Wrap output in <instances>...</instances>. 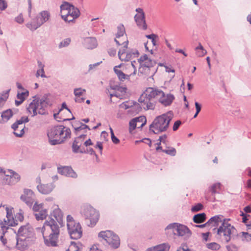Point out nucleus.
I'll return each instance as SVG.
<instances>
[{"mask_svg":"<svg viewBox=\"0 0 251 251\" xmlns=\"http://www.w3.org/2000/svg\"><path fill=\"white\" fill-rule=\"evenodd\" d=\"M223 216L222 215H216L211 217L208 221L209 226H217L219 223L222 222L224 220L223 219Z\"/></svg>","mask_w":251,"mask_h":251,"instance_id":"c756f323","label":"nucleus"},{"mask_svg":"<svg viewBox=\"0 0 251 251\" xmlns=\"http://www.w3.org/2000/svg\"><path fill=\"white\" fill-rule=\"evenodd\" d=\"M114 71L121 81H124L125 80H129L131 74H126L123 73L122 70L116 69V67H114Z\"/></svg>","mask_w":251,"mask_h":251,"instance_id":"c85d7f7f","label":"nucleus"},{"mask_svg":"<svg viewBox=\"0 0 251 251\" xmlns=\"http://www.w3.org/2000/svg\"><path fill=\"white\" fill-rule=\"evenodd\" d=\"M61 17L65 22H67L68 23L73 22L76 19L74 17L68 14V12L66 11L61 13Z\"/></svg>","mask_w":251,"mask_h":251,"instance_id":"37998d69","label":"nucleus"},{"mask_svg":"<svg viewBox=\"0 0 251 251\" xmlns=\"http://www.w3.org/2000/svg\"><path fill=\"white\" fill-rule=\"evenodd\" d=\"M77 223L75 221L73 217L69 215L67 216V227L69 226L70 225H73L76 224Z\"/></svg>","mask_w":251,"mask_h":251,"instance_id":"680f3d73","label":"nucleus"},{"mask_svg":"<svg viewBox=\"0 0 251 251\" xmlns=\"http://www.w3.org/2000/svg\"><path fill=\"white\" fill-rule=\"evenodd\" d=\"M54 187L55 186L53 183H50L46 184H38L37 188L40 193L47 195L52 192Z\"/></svg>","mask_w":251,"mask_h":251,"instance_id":"b1692460","label":"nucleus"},{"mask_svg":"<svg viewBox=\"0 0 251 251\" xmlns=\"http://www.w3.org/2000/svg\"><path fill=\"white\" fill-rule=\"evenodd\" d=\"M146 37L148 39H151V42H152V44H153V45H154V46L156 45V41L155 39V38L158 37L157 35L154 34H151L150 35H146Z\"/></svg>","mask_w":251,"mask_h":251,"instance_id":"e2e57ef3","label":"nucleus"},{"mask_svg":"<svg viewBox=\"0 0 251 251\" xmlns=\"http://www.w3.org/2000/svg\"><path fill=\"white\" fill-rule=\"evenodd\" d=\"M17 220H14V218L12 214L7 211L6 220L4 219L3 221L0 223V227L1 228L2 231L6 232L9 226H14L17 225Z\"/></svg>","mask_w":251,"mask_h":251,"instance_id":"f3484780","label":"nucleus"},{"mask_svg":"<svg viewBox=\"0 0 251 251\" xmlns=\"http://www.w3.org/2000/svg\"><path fill=\"white\" fill-rule=\"evenodd\" d=\"M68 232L72 239H78L80 238L82 235V227L79 223L75 225H70L67 227Z\"/></svg>","mask_w":251,"mask_h":251,"instance_id":"dca6fc26","label":"nucleus"},{"mask_svg":"<svg viewBox=\"0 0 251 251\" xmlns=\"http://www.w3.org/2000/svg\"><path fill=\"white\" fill-rule=\"evenodd\" d=\"M127 49L123 48L122 49H120L118 52V56L119 59L122 61H127L126 58V50Z\"/></svg>","mask_w":251,"mask_h":251,"instance_id":"a18cd8bd","label":"nucleus"},{"mask_svg":"<svg viewBox=\"0 0 251 251\" xmlns=\"http://www.w3.org/2000/svg\"><path fill=\"white\" fill-rule=\"evenodd\" d=\"M163 95V91L154 89L153 88H148L141 95L139 102L145 110L153 109L155 107L154 100H158L159 95Z\"/></svg>","mask_w":251,"mask_h":251,"instance_id":"39448f33","label":"nucleus"},{"mask_svg":"<svg viewBox=\"0 0 251 251\" xmlns=\"http://www.w3.org/2000/svg\"><path fill=\"white\" fill-rule=\"evenodd\" d=\"M60 7L61 13L66 11L68 12V14L75 18H77L80 15V13L79 9L68 2L63 1Z\"/></svg>","mask_w":251,"mask_h":251,"instance_id":"f8f14e48","label":"nucleus"},{"mask_svg":"<svg viewBox=\"0 0 251 251\" xmlns=\"http://www.w3.org/2000/svg\"><path fill=\"white\" fill-rule=\"evenodd\" d=\"M172 229L174 234L183 236L184 238L189 237L192 234L191 230L183 225L177 223L171 224L166 228V229Z\"/></svg>","mask_w":251,"mask_h":251,"instance_id":"1a4fd4ad","label":"nucleus"},{"mask_svg":"<svg viewBox=\"0 0 251 251\" xmlns=\"http://www.w3.org/2000/svg\"><path fill=\"white\" fill-rule=\"evenodd\" d=\"M170 248V246L168 244L163 243L148 249L147 251H169Z\"/></svg>","mask_w":251,"mask_h":251,"instance_id":"2f4dec72","label":"nucleus"},{"mask_svg":"<svg viewBox=\"0 0 251 251\" xmlns=\"http://www.w3.org/2000/svg\"><path fill=\"white\" fill-rule=\"evenodd\" d=\"M9 90H7L4 94L0 95V105L2 106L3 103L6 100L8 97Z\"/></svg>","mask_w":251,"mask_h":251,"instance_id":"5fc2aeb1","label":"nucleus"},{"mask_svg":"<svg viewBox=\"0 0 251 251\" xmlns=\"http://www.w3.org/2000/svg\"><path fill=\"white\" fill-rule=\"evenodd\" d=\"M15 21L20 24H23L24 22V19L22 13H20L18 16L15 19Z\"/></svg>","mask_w":251,"mask_h":251,"instance_id":"774afa93","label":"nucleus"},{"mask_svg":"<svg viewBox=\"0 0 251 251\" xmlns=\"http://www.w3.org/2000/svg\"><path fill=\"white\" fill-rule=\"evenodd\" d=\"M51 216L54 217V220L56 223L58 222L61 225L62 223L63 213L61 210L58 208L57 205L54 206V209L52 212L50 214Z\"/></svg>","mask_w":251,"mask_h":251,"instance_id":"a878e982","label":"nucleus"},{"mask_svg":"<svg viewBox=\"0 0 251 251\" xmlns=\"http://www.w3.org/2000/svg\"><path fill=\"white\" fill-rule=\"evenodd\" d=\"M174 99L175 97L173 95L171 94L165 95L163 92V95H159L158 98L159 101L165 106L170 105Z\"/></svg>","mask_w":251,"mask_h":251,"instance_id":"5701e85b","label":"nucleus"},{"mask_svg":"<svg viewBox=\"0 0 251 251\" xmlns=\"http://www.w3.org/2000/svg\"><path fill=\"white\" fill-rule=\"evenodd\" d=\"M84 45L88 49H94L97 46V40L95 38H87L84 40Z\"/></svg>","mask_w":251,"mask_h":251,"instance_id":"7c9ffc66","label":"nucleus"},{"mask_svg":"<svg viewBox=\"0 0 251 251\" xmlns=\"http://www.w3.org/2000/svg\"><path fill=\"white\" fill-rule=\"evenodd\" d=\"M137 118H134L132 119L129 123V130L131 132L132 130H134L138 125Z\"/></svg>","mask_w":251,"mask_h":251,"instance_id":"8fccbe9b","label":"nucleus"},{"mask_svg":"<svg viewBox=\"0 0 251 251\" xmlns=\"http://www.w3.org/2000/svg\"><path fill=\"white\" fill-rule=\"evenodd\" d=\"M195 50L196 55L198 57L203 56L207 53L206 50L204 49L201 43H199V46L195 48Z\"/></svg>","mask_w":251,"mask_h":251,"instance_id":"4c0bfd02","label":"nucleus"},{"mask_svg":"<svg viewBox=\"0 0 251 251\" xmlns=\"http://www.w3.org/2000/svg\"><path fill=\"white\" fill-rule=\"evenodd\" d=\"M173 117L174 114L171 111L157 116L150 126V130L154 134L167 131Z\"/></svg>","mask_w":251,"mask_h":251,"instance_id":"7ed1b4c3","label":"nucleus"},{"mask_svg":"<svg viewBox=\"0 0 251 251\" xmlns=\"http://www.w3.org/2000/svg\"><path fill=\"white\" fill-rule=\"evenodd\" d=\"M58 126L51 127L48 132L49 142L51 145H56L63 143V138H59Z\"/></svg>","mask_w":251,"mask_h":251,"instance_id":"9b49d317","label":"nucleus"},{"mask_svg":"<svg viewBox=\"0 0 251 251\" xmlns=\"http://www.w3.org/2000/svg\"><path fill=\"white\" fill-rule=\"evenodd\" d=\"M203 205L202 204L199 203L193 206L191 208L192 212H197L202 209Z\"/></svg>","mask_w":251,"mask_h":251,"instance_id":"0e129e2a","label":"nucleus"},{"mask_svg":"<svg viewBox=\"0 0 251 251\" xmlns=\"http://www.w3.org/2000/svg\"><path fill=\"white\" fill-rule=\"evenodd\" d=\"M127 61H129L133 57H136L139 55V52L136 50H131L126 51Z\"/></svg>","mask_w":251,"mask_h":251,"instance_id":"79ce46f5","label":"nucleus"},{"mask_svg":"<svg viewBox=\"0 0 251 251\" xmlns=\"http://www.w3.org/2000/svg\"><path fill=\"white\" fill-rule=\"evenodd\" d=\"M73 126L74 127L75 131L76 132L86 128L90 130V128L87 125L84 124L82 123H80L79 124L78 123H75L74 125H73Z\"/></svg>","mask_w":251,"mask_h":251,"instance_id":"58836bf2","label":"nucleus"},{"mask_svg":"<svg viewBox=\"0 0 251 251\" xmlns=\"http://www.w3.org/2000/svg\"><path fill=\"white\" fill-rule=\"evenodd\" d=\"M121 108L127 109L130 108V111H135L136 113H138L141 109V106H140L139 103L134 102L133 101H126L123 102L119 105Z\"/></svg>","mask_w":251,"mask_h":251,"instance_id":"412c9836","label":"nucleus"},{"mask_svg":"<svg viewBox=\"0 0 251 251\" xmlns=\"http://www.w3.org/2000/svg\"><path fill=\"white\" fill-rule=\"evenodd\" d=\"M29 95V92L27 90H26L23 92H18L17 98L18 100H21L24 101L25 98H27Z\"/></svg>","mask_w":251,"mask_h":251,"instance_id":"09e8293b","label":"nucleus"},{"mask_svg":"<svg viewBox=\"0 0 251 251\" xmlns=\"http://www.w3.org/2000/svg\"><path fill=\"white\" fill-rule=\"evenodd\" d=\"M33 98L34 99L27 107L28 112L32 114V117H34L37 114H46L48 107L52 105L49 98V95L45 94L41 98L35 96Z\"/></svg>","mask_w":251,"mask_h":251,"instance_id":"f03ea898","label":"nucleus"},{"mask_svg":"<svg viewBox=\"0 0 251 251\" xmlns=\"http://www.w3.org/2000/svg\"><path fill=\"white\" fill-rule=\"evenodd\" d=\"M84 148V147H81V146L75 144V142H73L72 145V150L74 153H80L81 149Z\"/></svg>","mask_w":251,"mask_h":251,"instance_id":"4d7b16f0","label":"nucleus"},{"mask_svg":"<svg viewBox=\"0 0 251 251\" xmlns=\"http://www.w3.org/2000/svg\"><path fill=\"white\" fill-rule=\"evenodd\" d=\"M59 174L67 177L76 178L77 175L71 167L63 166L57 168Z\"/></svg>","mask_w":251,"mask_h":251,"instance_id":"aec40b11","label":"nucleus"},{"mask_svg":"<svg viewBox=\"0 0 251 251\" xmlns=\"http://www.w3.org/2000/svg\"><path fill=\"white\" fill-rule=\"evenodd\" d=\"M98 236L104 240L112 249H117L120 246L119 237L112 231H101L99 233Z\"/></svg>","mask_w":251,"mask_h":251,"instance_id":"6e6552de","label":"nucleus"},{"mask_svg":"<svg viewBox=\"0 0 251 251\" xmlns=\"http://www.w3.org/2000/svg\"><path fill=\"white\" fill-rule=\"evenodd\" d=\"M16 248L20 251L26 250L28 247L29 240L17 236Z\"/></svg>","mask_w":251,"mask_h":251,"instance_id":"bb28decb","label":"nucleus"},{"mask_svg":"<svg viewBox=\"0 0 251 251\" xmlns=\"http://www.w3.org/2000/svg\"><path fill=\"white\" fill-rule=\"evenodd\" d=\"M206 219V215L204 213L195 215L193 217V221L195 223H201Z\"/></svg>","mask_w":251,"mask_h":251,"instance_id":"e433bc0d","label":"nucleus"},{"mask_svg":"<svg viewBox=\"0 0 251 251\" xmlns=\"http://www.w3.org/2000/svg\"><path fill=\"white\" fill-rule=\"evenodd\" d=\"M243 241L251 242V234L246 232H241L238 233V237Z\"/></svg>","mask_w":251,"mask_h":251,"instance_id":"c9c22d12","label":"nucleus"},{"mask_svg":"<svg viewBox=\"0 0 251 251\" xmlns=\"http://www.w3.org/2000/svg\"><path fill=\"white\" fill-rule=\"evenodd\" d=\"M33 210L35 212L34 216L37 220H43L47 217L48 211L46 208L44 207V204H38L35 202L33 206Z\"/></svg>","mask_w":251,"mask_h":251,"instance_id":"2eb2a0df","label":"nucleus"},{"mask_svg":"<svg viewBox=\"0 0 251 251\" xmlns=\"http://www.w3.org/2000/svg\"><path fill=\"white\" fill-rule=\"evenodd\" d=\"M13 113L11 109H8L4 111L0 114L1 116V123L2 121L7 122L13 116Z\"/></svg>","mask_w":251,"mask_h":251,"instance_id":"473e14b6","label":"nucleus"},{"mask_svg":"<svg viewBox=\"0 0 251 251\" xmlns=\"http://www.w3.org/2000/svg\"><path fill=\"white\" fill-rule=\"evenodd\" d=\"M33 236V229L29 224L21 226L17 233V236L29 240Z\"/></svg>","mask_w":251,"mask_h":251,"instance_id":"4468645a","label":"nucleus"},{"mask_svg":"<svg viewBox=\"0 0 251 251\" xmlns=\"http://www.w3.org/2000/svg\"><path fill=\"white\" fill-rule=\"evenodd\" d=\"M86 90L81 88H75L74 89V94L75 96H83Z\"/></svg>","mask_w":251,"mask_h":251,"instance_id":"6e6d98bb","label":"nucleus"},{"mask_svg":"<svg viewBox=\"0 0 251 251\" xmlns=\"http://www.w3.org/2000/svg\"><path fill=\"white\" fill-rule=\"evenodd\" d=\"M41 231L45 245L49 247H56L60 234V227L52 218L45 222L42 228H37Z\"/></svg>","mask_w":251,"mask_h":251,"instance_id":"f257e3e1","label":"nucleus"},{"mask_svg":"<svg viewBox=\"0 0 251 251\" xmlns=\"http://www.w3.org/2000/svg\"><path fill=\"white\" fill-rule=\"evenodd\" d=\"M135 63H136V62L134 61L129 62L125 65L126 69L130 70V71L133 72L132 74H133V75H135L136 74V68L134 64Z\"/></svg>","mask_w":251,"mask_h":251,"instance_id":"c03bdc74","label":"nucleus"},{"mask_svg":"<svg viewBox=\"0 0 251 251\" xmlns=\"http://www.w3.org/2000/svg\"><path fill=\"white\" fill-rule=\"evenodd\" d=\"M226 247L227 251H238L237 247L233 244L228 245Z\"/></svg>","mask_w":251,"mask_h":251,"instance_id":"69168bd1","label":"nucleus"},{"mask_svg":"<svg viewBox=\"0 0 251 251\" xmlns=\"http://www.w3.org/2000/svg\"><path fill=\"white\" fill-rule=\"evenodd\" d=\"M162 152H165L168 154L172 156H175L176 154V150L174 148H169L168 149H165L162 150Z\"/></svg>","mask_w":251,"mask_h":251,"instance_id":"bf43d9fd","label":"nucleus"},{"mask_svg":"<svg viewBox=\"0 0 251 251\" xmlns=\"http://www.w3.org/2000/svg\"><path fill=\"white\" fill-rule=\"evenodd\" d=\"M38 64L39 67L40 68V69L38 70L37 71L36 76V77H39V76H41L42 77H46V75L45 74V72L44 70V65L42 64V62L41 61H38Z\"/></svg>","mask_w":251,"mask_h":251,"instance_id":"a19ab883","label":"nucleus"},{"mask_svg":"<svg viewBox=\"0 0 251 251\" xmlns=\"http://www.w3.org/2000/svg\"><path fill=\"white\" fill-rule=\"evenodd\" d=\"M81 214L86 220L87 225L91 227H94L100 218L99 211L89 205L82 207Z\"/></svg>","mask_w":251,"mask_h":251,"instance_id":"423d86ee","label":"nucleus"},{"mask_svg":"<svg viewBox=\"0 0 251 251\" xmlns=\"http://www.w3.org/2000/svg\"><path fill=\"white\" fill-rule=\"evenodd\" d=\"M138 60L140 65L147 66V67L151 69L155 64V62L149 58L146 54L141 56Z\"/></svg>","mask_w":251,"mask_h":251,"instance_id":"393cba45","label":"nucleus"},{"mask_svg":"<svg viewBox=\"0 0 251 251\" xmlns=\"http://www.w3.org/2000/svg\"><path fill=\"white\" fill-rule=\"evenodd\" d=\"M29 121L28 118L23 116L19 120H17L12 125L11 128L13 129V134L17 137H22L24 133L25 126L24 124Z\"/></svg>","mask_w":251,"mask_h":251,"instance_id":"9d476101","label":"nucleus"},{"mask_svg":"<svg viewBox=\"0 0 251 251\" xmlns=\"http://www.w3.org/2000/svg\"><path fill=\"white\" fill-rule=\"evenodd\" d=\"M20 176L12 170H7V173L2 179L3 183L6 185H14L20 180Z\"/></svg>","mask_w":251,"mask_h":251,"instance_id":"ddd939ff","label":"nucleus"},{"mask_svg":"<svg viewBox=\"0 0 251 251\" xmlns=\"http://www.w3.org/2000/svg\"><path fill=\"white\" fill-rule=\"evenodd\" d=\"M230 221L229 219H224L217 230L218 237L226 243H228L232 239H236L238 237L237 231L234 226L229 223Z\"/></svg>","mask_w":251,"mask_h":251,"instance_id":"20e7f679","label":"nucleus"},{"mask_svg":"<svg viewBox=\"0 0 251 251\" xmlns=\"http://www.w3.org/2000/svg\"><path fill=\"white\" fill-rule=\"evenodd\" d=\"M21 199L27 205L31 206L34 201L35 195L32 190L25 189L24 194L21 196Z\"/></svg>","mask_w":251,"mask_h":251,"instance_id":"a211bd4d","label":"nucleus"},{"mask_svg":"<svg viewBox=\"0 0 251 251\" xmlns=\"http://www.w3.org/2000/svg\"><path fill=\"white\" fill-rule=\"evenodd\" d=\"M221 190V184L219 182L215 183L209 187L208 191L211 193L212 197H209L205 195V198L210 201H214L215 200V195L219 194Z\"/></svg>","mask_w":251,"mask_h":251,"instance_id":"6ab92c4d","label":"nucleus"},{"mask_svg":"<svg viewBox=\"0 0 251 251\" xmlns=\"http://www.w3.org/2000/svg\"><path fill=\"white\" fill-rule=\"evenodd\" d=\"M206 246L208 249L212 251L219 250L221 248V246L216 242H212L207 244Z\"/></svg>","mask_w":251,"mask_h":251,"instance_id":"49530a36","label":"nucleus"},{"mask_svg":"<svg viewBox=\"0 0 251 251\" xmlns=\"http://www.w3.org/2000/svg\"><path fill=\"white\" fill-rule=\"evenodd\" d=\"M80 153H89L91 155H95L96 158H98V155L96 154L94 150L91 148H87L85 149L84 148L81 149Z\"/></svg>","mask_w":251,"mask_h":251,"instance_id":"3c124183","label":"nucleus"},{"mask_svg":"<svg viewBox=\"0 0 251 251\" xmlns=\"http://www.w3.org/2000/svg\"><path fill=\"white\" fill-rule=\"evenodd\" d=\"M50 12L47 10L40 12L39 14L33 19L31 22L26 24V26L31 31H34L40 27L45 23L47 22L50 19Z\"/></svg>","mask_w":251,"mask_h":251,"instance_id":"0eeeda50","label":"nucleus"},{"mask_svg":"<svg viewBox=\"0 0 251 251\" xmlns=\"http://www.w3.org/2000/svg\"><path fill=\"white\" fill-rule=\"evenodd\" d=\"M114 40L118 46L123 45V48H127L128 41L126 37L121 38H115Z\"/></svg>","mask_w":251,"mask_h":251,"instance_id":"f704fd0d","label":"nucleus"},{"mask_svg":"<svg viewBox=\"0 0 251 251\" xmlns=\"http://www.w3.org/2000/svg\"><path fill=\"white\" fill-rule=\"evenodd\" d=\"M111 88L113 90H115V92H118L119 94H120L121 95V97L124 96L126 93V88L125 87L115 85L111 87Z\"/></svg>","mask_w":251,"mask_h":251,"instance_id":"ea45409f","label":"nucleus"},{"mask_svg":"<svg viewBox=\"0 0 251 251\" xmlns=\"http://www.w3.org/2000/svg\"><path fill=\"white\" fill-rule=\"evenodd\" d=\"M66 251H79L78 246L77 245L76 243L75 242H71L69 248Z\"/></svg>","mask_w":251,"mask_h":251,"instance_id":"603ef678","label":"nucleus"},{"mask_svg":"<svg viewBox=\"0 0 251 251\" xmlns=\"http://www.w3.org/2000/svg\"><path fill=\"white\" fill-rule=\"evenodd\" d=\"M59 138H63V143L67 139L71 138V131L69 128L63 125L58 126Z\"/></svg>","mask_w":251,"mask_h":251,"instance_id":"4be33fe9","label":"nucleus"},{"mask_svg":"<svg viewBox=\"0 0 251 251\" xmlns=\"http://www.w3.org/2000/svg\"><path fill=\"white\" fill-rule=\"evenodd\" d=\"M134 18L137 25L140 28L143 30H146L147 29L145 14H143L142 15H138V14H136Z\"/></svg>","mask_w":251,"mask_h":251,"instance_id":"cd10ccee","label":"nucleus"},{"mask_svg":"<svg viewBox=\"0 0 251 251\" xmlns=\"http://www.w3.org/2000/svg\"><path fill=\"white\" fill-rule=\"evenodd\" d=\"M86 136V135L85 134L80 135L78 137H77L75 139L74 142H75V144L81 146L83 142L84 139Z\"/></svg>","mask_w":251,"mask_h":251,"instance_id":"864d4df0","label":"nucleus"},{"mask_svg":"<svg viewBox=\"0 0 251 251\" xmlns=\"http://www.w3.org/2000/svg\"><path fill=\"white\" fill-rule=\"evenodd\" d=\"M70 42L71 39L70 38H66L60 43L59 48H62L67 47L70 44Z\"/></svg>","mask_w":251,"mask_h":251,"instance_id":"052dcab7","label":"nucleus"},{"mask_svg":"<svg viewBox=\"0 0 251 251\" xmlns=\"http://www.w3.org/2000/svg\"><path fill=\"white\" fill-rule=\"evenodd\" d=\"M14 220H17V222L18 221L22 222L24 220V212L22 210H20L19 212L16 214L15 215V219ZM18 224V223H17Z\"/></svg>","mask_w":251,"mask_h":251,"instance_id":"13d9d810","label":"nucleus"},{"mask_svg":"<svg viewBox=\"0 0 251 251\" xmlns=\"http://www.w3.org/2000/svg\"><path fill=\"white\" fill-rule=\"evenodd\" d=\"M125 30L123 25L121 26L118 27V32L116 35V38H121L124 37H126L125 35Z\"/></svg>","mask_w":251,"mask_h":251,"instance_id":"de8ad7c7","label":"nucleus"},{"mask_svg":"<svg viewBox=\"0 0 251 251\" xmlns=\"http://www.w3.org/2000/svg\"><path fill=\"white\" fill-rule=\"evenodd\" d=\"M138 119L137 120L138 123H141V125L140 126V127H142L143 126H144L146 124V118L145 116H141L138 118H137Z\"/></svg>","mask_w":251,"mask_h":251,"instance_id":"338daca9","label":"nucleus"},{"mask_svg":"<svg viewBox=\"0 0 251 251\" xmlns=\"http://www.w3.org/2000/svg\"><path fill=\"white\" fill-rule=\"evenodd\" d=\"M151 68L147 67V66L140 65L139 68V73L145 76H152L154 74L153 71L151 72Z\"/></svg>","mask_w":251,"mask_h":251,"instance_id":"72a5a7b5","label":"nucleus"}]
</instances>
